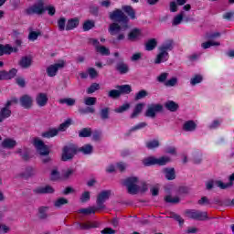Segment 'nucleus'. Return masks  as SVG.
<instances>
[{
    "mask_svg": "<svg viewBox=\"0 0 234 234\" xmlns=\"http://www.w3.org/2000/svg\"><path fill=\"white\" fill-rule=\"evenodd\" d=\"M110 19L116 21L109 26L108 32L110 36H116L112 38V43H120L125 39V34L122 30L129 28V16L122 12V9H115L110 13Z\"/></svg>",
    "mask_w": 234,
    "mask_h": 234,
    "instance_id": "1",
    "label": "nucleus"
},
{
    "mask_svg": "<svg viewBox=\"0 0 234 234\" xmlns=\"http://www.w3.org/2000/svg\"><path fill=\"white\" fill-rule=\"evenodd\" d=\"M45 12L52 17L56 16V7L54 5H46L43 2H38L27 7L25 10L26 16H43Z\"/></svg>",
    "mask_w": 234,
    "mask_h": 234,
    "instance_id": "2",
    "label": "nucleus"
},
{
    "mask_svg": "<svg viewBox=\"0 0 234 234\" xmlns=\"http://www.w3.org/2000/svg\"><path fill=\"white\" fill-rule=\"evenodd\" d=\"M33 144L35 145L40 156H46L42 158V162L44 164H49V162H52V158L48 156V154H50V149L48 148V145L45 144V142H43V140L39 138H35L33 141Z\"/></svg>",
    "mask_w": 234,
    "mask_h": 234,
    "instance_id": "3",
    "label": "nucleus"
},
{
    "mask_svg": "<svg viewBox=\"0 0 234 234\" xmlns=\"http://www.w3.org/2000/svg\"><path fill=\"white\" fill-rule=\"evenodd\" d=\"M80 150H78V145L75 144H69L62 148L61 161L62 162H70L74 159V155L78 154Z\"/></svg>",
    "mask_w": 234,
    "mask_h": 234,
    "instance_id": "4",
    "label": "nucleus"
},
{
    "mask_svg": "<svg viewBox=\"0 0 234 234\" xmlns=\"http://www.w3.org/2000/svg\"><path fill=\"white\" fill-rule=\"evenodd\" d=\"M169 162H171V158L167 156H162L159 158H156L154 156H148L143 160V165H144V167H151L153 165L163 166L167 165Z\"/></svg>",
    "mask_w": 234,
    "mask_h": 234,
    "instance_id": "5",
    "label": "nucleus"
},
{
    "mask_svg": "<svg viewBox=\"0 0 234 234\" xmlns=\"http://www.w3.org/2000/svg\"><path fill=\"white\" fill-rule=\"evenodd\" d=\"M186 215L188 217V218H191L192 220H198L200 222H203L204 220H207L209 218L207 217V212L197 210V209H186Z\"/></svg>",
    "mask_w": 234,
    "mask_h": 234,
    "instance_id": "6",
    "label": "nucleus"
},
{
    "mask_svg": "<svg viewBox=\"0 0 234 234\" xmlns=\"http://www.w3.org/2000/svg\"><path fill=\"white\" fill-rule=\"evenodd\" d=\"M122 184L127 186L130 195H136L140 189L138 185H136L138 184V177H127L123 180Z\"/></svg>",
    "mask_w": 234,
    "mask_h": 234,
    "instance_id": "7",
    "label": "nucleus"
},
{
    "mask_svg": "<svg viewBox=\"0 0 234 234\" xmlns=\"http://www.w3.org/2000/svg\"><path fill=\"white\" fill-rule=\"evenodd\" d=\"M112 193L111 190H103L97 196V209H105V201L109 200Z\"/></svg>",
    "mask_w": 234,
    "mask_h": 234,
    "instance_id": "8",
    "label": "nucleus"
},
{
    "mask_svg": "<svg viewBox=\"0 0 234 234\" xmlns=\"http://www.w3.org/2000/svg\"><path fill=\"white\" fill-rule=\"evenodd\" d=\"M164 112V105L157 103V104H150L145 112V116L147 118H156L157 112Z\"/></svg>",
    "mask_w": 234,
    "mask_h": 234,
    "instance_id": "9",
    "label": "nucleus"
},
{
    "mask_svg": "<svg viewBox=\"0 0 234 234\" xmlns=\"http://www.w3.org/2000/svg\"><path fill=\"white\" fill-rule=\"evenodd\" d=\"M63 67H65V61L63 60L48 66L46 69L48 78H54L55 76H58L59 69H63Z\"/></svg>",
    "mask_w": 234,
    "mask_h": 234,
    "instance_id": "10",
    "label": "nucleus"
},
{
    "mask_svg": "<svg viewBox=\"0 0 234 234\" xmlns=\"http://www.w3.org/2000/svg\"><path fill=\"white\" fill-rule=\"evenodd\" d=\"M20 105L24 109H32V105L34 103V100L32 99V96L28 94L22 95L20 97Z\"/></svg>",
    "mask_w": 234,
    "mask_h": 234,
    "instance_id": "11",
    "label": "nucleus"
},
{
    "mask_svg": "<svg viewBox=\"0 0 234 234\" xmlns=\"http://www.w3.org/2000/svg\"><path fill=\"white\" fill-rule=\"evenodd\" d=\"M140 37H142V29L137 27L131 29L127 35L128 41L132 42L138 41Z\"/></svg>",
    "mask_w": 234,
    "mask_h": 234,
    "instance_id": "12",
    "label": "nucleus"
},
{
    "mask_svg": "<svg viewBox=\"0 0 234 234\" xmlns=\"http://www.w3.org/2000/svg\"><path fill=\"white\" fill-rule=\"evenodd\" d=\"M54 188L50 186H38L33 190V193L35 195H52L54 193Z\"/></svg>",
    "mask_w": 234,
    "mask_h": 234,
    "instance_id": "13",
    "label": "nucleus"
},
{
    "mask_svg": "<svg viewBox=\"0 0 234 234\" xmlns=\"http://www.w3.org/2000/svg\"><path fill=\"white\" fill-rule=\"evenodd\" d=\"M162 173L165 175L166 180H175L176 178V171L174 167L163 168Z\"/></svg>",
    "mask_w": 234,
    "mask_h": 234,
    "instance_id": "14",
    "label": "nucleus"
},
{
    "mask_svg": "<svg viewBox=\"0 0 234 234\" xmlns=\"http://www.w3.org/2000/svg\"><path fill=\"white\" fill-rule=\"evenodd\" d=\"M115 70L119 72V74H128L129 72V65L122 59L121 61L117 62L115 65Z\"/></svg>",
    "mask_w": 234,
    "mask_h": 234,
    "instance_id": "15",
    "label": "nucleus"
},
{
    "mask_svg": "<svg viewBox=\"0 0 234 234\" xmlns=\"http://www.w3.org/2000/svg\"><path fill=\"white\" fill-rule=\"evenodd\" d=\"M36 103L38 107H45L48 103V96L47 93L40 92L36 97Z\"/></svg>",
    "mask_w": 234,
    "mask_h": 234,
    "instance_id": "16",
    "label": "nucleus"
},
{
    "mask_svg": "<svg viewBox=\"0 0 234 234\" xmlns=\"http://www.w3.org/2000/svg\"><path fill=\"white\" fill-rule=\"evenodd\" d=\"M175 48V40L168 38L159 47V50L163 52H171Z\"/></svg>",
    "mask_w": 234,
    "mask_h": 234,
    "instance_id": "17",
    "label": "nucleus"
},
{
    "mask_svg": "<svg viewBox=\"0 0 234 234\" xmlns=\"http://www.w3.org/2000/svg\"><path fill=\"white\" fill-rule=\"evenodd\" d=\"M169 59V52H165L163 50H159V54L156 56L154 59V63L156 65H160V63H165Z\"/></svg>",
    "mask_w": 234,
    "mask_h": 234,
    "instance_id": "18",
    "label": "nucleus"
},
{
    "mask_svg": "<svg viewBox=\"0 0 234 234\" xmlns=\"http://www.w3.org/2000/svg\"><path fill=\"white\" fill-rule=\"evenodd\" d=\"M18 65L21 69H30L32 67V58L28 56L22 57L18 61Z\"/></svg>",
    "mask_w": 234,
    "mask_h": 234,
    "instance_id": "19",
    "label": "nucleus"
},
{
    "mask_svg": "<svg viewBox=\"0 0 234 234\" xmlns=\"http://www.w3.org/2000/svg\"><path fill=\"white\" fill-rule=\"evenodd\" d=\"M79 229H92L94 228H100V224H98V222L94 221V222H85V223H78L77 224Z\"/></svg>",
    "mask_w": 234,
    "mask_h": 234,
    "instance_id": "20",
    "label": "nucleus"
},
{
    "mask_svg": "<svg viewBox=\"0 0 234 234\" xmlns=\"http://www.w3.org/2000/svg\"><path fill=\"white\" fill-rule=\"evenodd\" d=\"M229 182L225 184L224 182L218 180L216 181V186L219 187L220 189H228V187H231L233 186L234 182V173L229 176Z\"/></svg>",
    "mask_w": 234,
    "mask_h": 234,
    "instance_id": "21",
    "label": "nucleus"
},
{
    "mask_svg": "<svg viewBox=\"0 0 234 234\" xmlns=\"http://www.w3.org/2000/svg\"><path fill=\"white\" fill-rule=\"evenodd\" d=\"M17 145V141L12 138H5L2 142V147L4 149H14Z\"/></svg>",
    "mask_w": 234,
    "mask_h": 234,
    "instance_id": "22",
    "label": "nucleus"
},
{
    "mask_svg": "<svg viewBox=\"0 0 234 234\" xmlns=\"http://www.w3.org/2000/svg\"><path fill=\"white\" fill-rule=\"evenodd\" d=\"M165 108L170 112H176L180 109V106L175 101H167L165 102Z\"/></svg>",
    "mask_w": 234,
    "mask_h": 234,
    "instance_id": "23",
    "label": "nucleus"
},
{
    "mask_svg": "<svg viewBox=\"0 0 234 234\" xmlns=\"http://www.w3.org/2000/svg\"><path fill=\"white\" fill-rule=\"evenodd\" d=\"M36 175V171L32 166H27L25 171L20 174L21 178H25V180H28V178H32Z\"/></svg>",
    "mask_w": 234,
    "mask_h": 234,
    "instance_id": "24",
    "label": "nucleus"
},
{
    "mask_svg": "<svg viewBox=\"0 0 234 234\" xmlns=\"http://www.w3.org/2000/svg\"><path fill=\"white\" fill-rule=\"evenodd\" d=\"M157 46H158V41L156 40V38H150L144 44V48L148 52H151L154 50V48H156Z\"/></svg>",
    "mask_w": 234,
    "mask_h": 234,
    "instance_id": "25",
    "label": "nucleus"
},
{
    "mask_svg": "<svg viewBox=\"0 0 234 234\" xmlns=\"http://www.w3.org/2000/svg\"><path fill=\"white\" fill-rule=\"evenodd\" d=\"M115 89L119 90L121 96L122 94H131L133 92V87L129 84L117 85Z\"/></svg>",
    "mask_w": 234,
    "mask_h": 234,
    "instance_id": "26",
    "label": "nucleus"
},
{
    "mask_svg": "<svg viewBox=\"0 0 234 234\" xmlns=\"http://www.w3.org/2000/svg\"><path fill=\"white\" fill-rule=\"evenodd\" d=\"M197 130V123L194 121H186L183 125V131L186 133H193Z\"/></svg>",
    "mask_w": 234,
    "mask_h": 234,
    "instance_id": "27",
    "label": "nucleus"
},
{
    "mask_svg": "<svg viewBox=\"0 0 234 234\" xmlns=\"http://www.w3.org/2000/svg\"><path fill=\"white\" fill-rule=\"evenodd\" d=\"M80 25V19L79 18H71L68 20V23L66 25V30H74V28H77V27Z\"/></svg>",
    "mask_w": 234,
    "mask_h": 234,
    "instance_id": "28",
    "label": "nucleus"
},
{
    "mask_svg": "<svg viewBox=\"0 0 234 234\" xmlns=\"http://www.w3.org/2000/svg\"><path fill=\"white\" fill-rule=\"evenodd\" d=\"M10 116H12V111L10 109L2 108L0 110V123L5 122L6 118H10Z\"/></svg>",
    "mask_w": 234,
    "mask_h": 234,
    "instance_id": "29",
    "label": "nucleus"
},
{
    "mask_svg": "<svg viewBox=\"0 0 234 234\" xmlns=\"http://www.w3.org/2000/svg\"><path fill=\"white\" fill-rule=\"evenodd\" d=\"M58 133H59V130H57L56 128H52L47 132L42 133L41 136L42 138H54V136H58Z\"/></svg>",
    "mask_w": 234,
    "mask_h": 234,
    "instance_id": "30",
    "label": "nucleus"
},
{
    "mask_svg": "<svg viewBox=\"0 0 234 234\" xmlns=\"http://www.w3.org/2000/svg\"><path fill=\"white\" fill-rule=\"evenodd\" d=\"M122 10H123V12H125V14H127V16H130V19H136V12L133 8V6L124 5V6H122Z\"/></svg>",
    "mask_w": 234,
    "mask_h": 234,
    "instance_id": "31",
    "label": "nucleus"
},
{
    "mask_svg": "<svg viewBox=\"0 0 234 234\" xmlns=\"http://www.w3.org/2000/svg\"><path fill=\"white\" fill-rule=\"evenodd\" d=\"M142 111H144V103H138L135 105L133 113L131 114V118L134 119V118H138V116L140 115V112H142Z\"/></svg>",
    "mask_w": 234,
    "mask_h": 234,
    "instance_id": "32",
    "label": "nucleus"
},
{
    "mask_svg": "<svg viewBox=\"0 0 234 234\" xmlns=\"http://www.w3.org/2000/svg\"><path fill=\"white\" fill-rule=\"evenodd\" d=\"M69 204V199L65 197H58L55 202H54V207L57 209H60V207H63V206H67Z\"/></svg>",
    "mask_w": 234,
    "mask_h": 234,
    "instance_id": "33",
    "label": "nucleus"
},
{
    "mask_svg": "<svg viewBox=\"0 0 234 234\" xmlns=\"http://www.w3.org/2000/svg\"><path fill=\"white\" fill-rule=\"evenodd\" d=\"M90 136H92V128H83L79 133L80 138H90Z\"/></svg>",
    "mask_w": 234,
    "mask_h": 234,
    "instance_id": "34",
    "label": "nucleus"
},
{
    "mask_svg": "<svg viewBox=\"0 0 234 234\" xmlns=\"http://www.w3.org/2000/svg\"><path fill=\"white\" fill-rule=\"evenodd\" d=\"M182 21H184V11H181L173 18L172 25L173 27H178Z\"/></svg>",
    "mask_w": 234,
    "mask_h": 234,
    "instance_id": "35",
    "label": "nucleus"
},
{
    "mask_svg": "<svg viewBox=\"0 0 234 234\" xmlns=\"http://www.w3.org/2000/svg\"><path fill=\"white\" fill-rule=\"evenodd\" d=\"M98 207H90L88 208H80L79 209L78 213H81L82 215H94Z\"/></svg>",
    "mask_w": 234,
    "mask_h": 234,
    "instance_id": "36",
    "label": "nucleus"
},
{
    "mask_svg": "<svg viewBox=\"0 0 234 234\" xmlns=\"http://www.w3.org/2000/svg\"><path fill=\"white\" fill-rule=\"evenodd\" d=\"M58 103L61 105H68V107H72L73 105H76V100L72 98H64V99H59Z\"/></svg>",
    "mask_w": 234,
    "mask_h": 234,
    "instance_id": "37",
    "label": "nucleus"
},
{
    "mask_svg": "<svg viewBox=\"0 0 234 234\" xmlns=\"http://www.w3.org/2000/svg\"><path fill=\"white\" fill-rule=\"evenodd\" d=\"M110 114H111V108L109 107H104L100 111L101 120H109Z\"/></svg>",
    "mask_w": 234,
    "mask_h": 234,
    "instance_id": "38",
    "label": "nucleus"
},
{
    "mask_svg": "<svg viewBox=\"0 0 234 234\" xmlns=\"http://www.w3.org/2000/svg\"><path fill=\"white\" fill-rule=\"evenodd\" d=\"M96 52H99L101 56H111V50L105 46H97Z\"/></svg>",
    "mask_w": 234,
    "mask_h": 234,
    "instance_id": "39",
    "label": "nucleus"
},
{
    "mask_svg": "<svg viewBox=\"0 0 234 234\" xmlns=\"http://www.w3.org/2000/svg\"><path fill=\"white\" fill-rule=\"evenodd\" d=\"M149 96V92L145 90H141L137 93H135L134 100L138 101L140 100H144V98H147Z\"/></svg>",
    "mask_w": 234,
    "mask_h": 234,
    "instance_id": "40",
    "label": "nucleus"
},
{
    "mask_svg": "<svg viewBox=\"0 0 234 234\" xmlns=\"http://www.w3.org/2000/svg\"><path fill=\"white\" fill-rule=\"evenodd\" d=\"M92 145L85 144L84 146L78 148L79 153H83V154H90L92 153Z\"/></svg>",
    "mask_w": 234,
    "mask_h": 234,
    "instance_id": "41",
    "label": "nucleus"
},
{
    "mask_svg": "<svg viewBox=\"0 0 234 234\" xmlns=\"http://www.w3.org/2000/svg\"><path fill=\"white\" fill-rule=\"evenodd\" d=\"M65 25H67V18L62 16L58 20V27L59 32H63L64 30H67V27H65Z\"/></svg>",
    "mask_w": 234,
    "mask_h": 234,
    "instance_id": "42",
    "label": "nucleus"
},
{
    "mask_svg": "<svg viewBox=\"0 0 234 234\" xmlns=\"http://www.w3.org/2000/svg\"><path fill=\"white\" fill-rule=\"evenodd\" d=\"M94 27H95L94 21L86 20L83 24V30L84 32H89V30H92Z\"/></svg>",
    "mask_w": 234,
    "mask_h": 234,
    "instance_id": "43",
    "label": "nucleus"
},
{
    "mask_svg": "<svg viewBox=\"0 0 234 234\" xmlns=\"http://www.w3.org/2000/svg\"><path fill=\"white\" fill-rule=\"evenodd\" d=\"M165 202H166V204H178L180 202V197H173L171 195H168L165 197Z\"/></svg>",
    "mask_w": 234,
    "mask_h": 234,
    "instance_id": "44",
    "label": "nucleus"
},
{
    "mask_svg": "<svg viewBox=\"0 0 234 234\" xmlns=\"http://www.w3.org/2000/svg\"><path fill=\"white\" fill-rule=\"evenodd\" d=\"M147 149H156L160 147V142L158 140H152L146 143Z\"/></svg>",
    "mask_w": 234,
    "mask_h": 234,
    "instance_id": "45",
    "label": "nucleus"
},
{
    "mask_svg": "<svg viewBox=\"0 0 234 234\" xmlns=\"http://www.w3.org/2000/svg\"><path fill=\"white\" fill-rule=\"evenodd\" d=\"M61 177V175L59 174V171L58 169H53L50 174V180L52 182H58L59 178Z\"/></svg>",
    "mask_w": 234,
    "mask_h": 234,
    "instance_id": "46",
    "label": "nucleus"
},
{
    "mask_svg": "<svg viewBox=\"0 0 234 234\" xmlns=\"http://www.w3.org/2000/svg\"><path fill=\"white\" fill-rule=\"evenodd\" d=\"M70 122H71L70 119L66 120L64 122L59 124L57 131H58V133H59V131H61V132L67 131V129H69V127H70Z\"/></svg>",
    "mask_w": 234,
    "mask_h": 234,
    "instance_id": "47",
    "label": "nucleus"
},
{
    "mask_svg": "<svg viewBox=\"0 0 234 234\" xmlns=\"http://www.w3.org/2000/svg\"><path fill=\"white\" fill-rule=\"evenodd\" d=\"M79 112H80V114H94L96 112V109H94V107L88 106L87 108L80 109Z\"/></svg>",
    "mask_w": 234,
    "mask_h": 234,
    "instance_id": "48",
    "label": "nucleus"
},
{
    "mask_svg": "<svg viewBox=\"0 0 234 234\" xmlns=\"http://www.w3.org/2000/svg\"><path fill=\"white\" fill-rule=\"evenodd\" d=\"M121 93H120V90H112L108 92V97L112 98V100H118V98H120Z\"/></svg>",
    "mask_w": 234,
    "mask_h": 234,
    "instance_id": "49",
    "label": "nucleus"
},
{
    "mask_svg": "<svg viewBox=\"0 0 234 234\" xmlns=\"http://www.w3.org/2000/svg\"><path fill=\"white\" fill-rule=\"evenodd\" d=\"M144 127H147V122H139L138 124L133 126L130 129V133H134V131H140L141 129H144Z\"/></svg>",
    "mask_w": 234,
    "mask_h": 234,
    "instance_id": "50",
    "label": "nucleus"
},
{
    "mask_svg": "<svg viewBox=\"0 0 234 234\" xmlns=\"http://www.w3.org/2000/svg\"><path fill=\"white\" fill-rule=\"evenodd\" d=\"M96 101H97L96 97H87L84 99V103L88 107H92V105H94Z\"/></svg>",
    "mask_w": 234,
    "mask_h": 234,
    "instance_id": "51",
    "label": "nucleus"
},
{
    "mask_svg": "<svg viewBox=\"0 0 234 234\" xmlns=\"http://www.w3.org/2000/svg\"><path fill=\"white\" fill-rule=\"evenodd\" d=\"M95 90H100V84L98 83H92L88 89H87V94H94Z\"/></svg>",
    "mask_w": 234,
    "mask_h": 234,
    "instance_id": "52",
    "label": "nucleus"
},
{
    "mask_svg": "<svg viewBox=\"0 0 234 234\" xmlns=\"http://www.w3.org/2000/svg\"><path fill=\"white\" fill-rule=\"evenodd\" d=\"M48 207H40L38 208V217L39 218H41L42 220H44V218H47V211H48Z\"/></svg>",
    "mask_w": 234,
    "mask_h": 234,
    "instance_id": "53",
    "label": "nucleus"
},
{
    "mask_svg": "<svg viewBox=\"0 0 234 234\" xmlns=\"http://www.w3.org/2000/svg\"><path fill=\"white\" fill-rule=\"evenodd\" d=\"M129 109H131V104L124 103L122 106H120L119 108L115 109L114 111L117 113H122V112H125V111H129Z\"/></svg>",
    "mask_w": 234,
    "mask_h": 234,
    "instance_id": "54",
    "label": "nucleus"
},
{
    "mask_svg": "<svg viewBox=\"0 0 234 234\" xmlns=\"http://www.w3.org/2000/svg\"><path fill=\"white\" fill-rule=\"evenodd\" d=\"M170 218H174V220L179 223V226H184V218H182V216L176 213H172Z\"/></svg>",
    "mask_w": 234,
    "mask_h": 234,
    "instance_id": "55",
    "label": "nucleus"
},
{
    "mask_svg": "<svg viewBox=\"0 0 234 234\" xmlns=\"http://www.w3.org/2000/svg\"><path fill=\"white\" fill-rule=\"evenodd\" d=\"M41 36V33L39 31H30L28 35L29 41H36L37 37Z\"/></svg>",
    "mask_w": 234,
    "mask_h": 234,
    "instance_id": "56",
    "label": "nucleus"
},
{
    "mask_svg": "<svg viewBox=\"0 0 234 234\" xmlns=\"http://www.w3.org/2000/svg\"><path fill=\"white\" fill-rule=\"evenodd\" d=\"M202 80H204L202 75H195L194 78L191 79L190 83L191 85H198V83H202Z\"/></svg>",
    "mask_w": 234,
    "mask_h": 234,
    "instance_id": "57",
    "label": "nucleus"
},
{
    "mask_svg": "<svg viewBox=\"0 0 234 234\" xmlns=\"http://www.w3.org/2000/svg\"><path fill=\"white\" fill-rule=\"evenodd\" d=\"M178 83V79L176 77H173L170 80L165 82V87H175Z\"/></svg>",
    "mask_w": 234,
    "mask_h": 234,
    "instance_id": "58",
    "label": "nucleus"
},
{
    "mask_svg": "<svg viewBox=\"0 0 234 234\" xmlns=\"http://www.w3.org/2000/svg\"><path fill=\"white\" fill-rule=\"evenodd\" d=\"M7 80H14L16 76H17V69L13 68L9 71H6Z\"/></svg>",
    "mask_w": 234,
    "mask_h": 234,
    "instance_id": "59",
    "label": "nucleus"
},
{
    "mask_svg": "<svg viewBox=\"0 0 234 234\" xmlns=\"http://www.w3.org/2000/svg\"><path fill=\"white\" fill-rule=\"evenodd\" d=\"M89 200H90V192L85 191L80 197V202L85 204V202H89Z\"/></svg>",
    "mask_w": 234,
    "mask_h": 234,
    "instance_id": "60",
    "label": "nucleus"
},
{
    "mask_svg": "<svg viewBox=\"0 0 234 234\" xmlns=\"http://www.w3.org/2000/svg\"><path fill=\"white\" fill-rule=\"evenodd\" d=\"M16 83L18 85V87H21L22 89H25L27 87V80H25V78L18 77L16 79Z\"/></svg>",
    "mask_w": 234,
    "mask_h": 234,
    "instance_id": "61",
    "label": "nucleus"
},
{
    "mask_svg": "<svg viewBox=\"0 0 234 234\" xmlns=\"http://www.w3.org/2000/svg\"><path fill=\"white\" fill-rule=\"evenodd\" d=\"M71 175H74V169H72V168H68V169L62 174V177L64 178V180H69V178H70Z\"/></svg>",
    "mask_w": 234,
    "mask_h": 234,
    "instance_id": "62",
    "label": "nucleus"
},
{
    "mask_svg": "<svg viewBox=\"0 0 234 234\" xmlns=\"http://www.w3.org/2000/svg\"><path fill=\"white\" fill-rule=\"evenodd\" d=\"M88 73H89V76L91 80H94V79L98 78V71L94 68H89L88 69Z\"/></svg>",
    "mask_w": 234,
    "mask_h": 234,
    "instance_id": "63",
    "label": "nucleus"
},
{
    "mask_svg": "<svg viewBox=\"0 0 234 234\" xmlns=\"http://www.w3.org/2000/svg\"><path fill=\"white\" fill-rule=\"evenodd\" d=\"M167 76H169V73L163 72L157 77V81L159 83H165V80H167Z\"/></svg>",
    "mask_w": 234,
    "mask_h": 234,
    "instance_id": "64",
    "label": "nucleus"
}]
</instances>
